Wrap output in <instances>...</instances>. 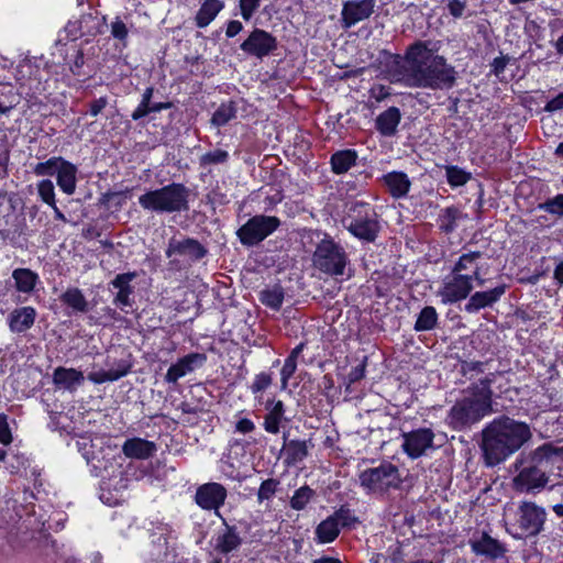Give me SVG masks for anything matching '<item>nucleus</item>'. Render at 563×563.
I'll return each mask as SVG.
<instances>
[{
    "label": "nucleus",
    "mask_w": 563,
    "mask_h": 563,
    "mask_svg": "<svg viewBox=\"0 0 563 563\" xmlns=\"http://www.w3.org/2000/svg\"><path fill=\"white\" fill-rule=\"evenodd\" d=\"M495 378L496 375L494 373H489L486 377L479 379L478 383H474L468 386L466 390L473 391L474 394L493 404L492 384L495 382Z\"/></svg>",
    "instance_id": "nucleus-46"
},
{
    "label": "nucleus",
    "mask_w": 563,
    "mask_h": 563,
    "mask_svg": "<svg viewBox=\"0 0 563 563\" xmlns=\"http://www.w3.org/2000/svg\"><path fill=\"white\" fill-rule=\"evenodd\" d=\"M305 244L314 245L312 264L320 272L330 276H343L350 263L344 247L321 230L305 229L301 233Z\"/></svg>",
    "instance_id": "nucleus-4"
},
{
    "label": "nucleus",
    "mask_w": 563,
    "mask_h": 563,
    "mask_svg": "<svg viewBox=\"0 0 563 563\" xmlns=\"http://www.w3.org/2000/svg\"><path fill=\"white\" fill-rule=\"evenodd\" d=\"M357 152L355 150L346 148L334 152L330 157L331 170L335 175H342L356 165Z\"/></svg>",
    "instance_id": "nucleus-30"
},
{
    "label": "nucleus",
    "mask_w": 563,
    "mask_h": 563,
    "mask_svg": "<svg viewBox=\"0 0 563 563\" xmlns=\"http://www.w3.org/2000/svg\"><path fill=\"white\" fill-rule=\"evenodd\" d=\"M547 510L533 501L523 500L518 505L512 537L518 540L534 538L544 530Z\"/></svg>",
    "instance_id": "nucleus-10"
},
{
    "label": "nucleus",
    "mask_w": 563,
    "mask_h": 563,
    "mask_svg": "<svg viewBox=\"0 0 563 563\" xmlns=\"http://www.w3.org/2000/svg\"><path fill=\"white\" fill-rule=\"evenodd\" d=\"M376 0H349L343 3L341 23L343 29H350L357 22L368 19L375 8Z\"/></svg>",
    "instance_id": "nucleus-18"
},
{
    "label": "nucleus",
    "mask_w": 563,
    "mask_h": 563,
    "mask_svg": "<svg viewBox=\"0 0 563 563\" xmlns=\"http://www.w3.org/2000/svg\"><path fill=\"white\" fill-rule=\"evenodd\" d=\"M12 277L15 283V287L19 291L22 292H31L38 279L36 273L31 271L30 268H16L12 273Z\"/></svg>",
    "instance_id": "nucleus-41"
},
{
    "label": "nucleus",
    "mask_w": 563,
    "mask_h": 563,
    "mask_svg": "<svg viewBox=\"0 0 563 563\" xmlns=\"http://www.w3.org/2000/svg\"><path fill=\"white\" fill-rule=\"evenodd\" d=\"M18 501L14 499L4 500V507H1L0 514L2 517V521L5 523H15L21 518V515L18 511Z\"/></svg>",
    "instance_id": "nucleus-53"
},
{
    "label": "nucleus",
    "mask_w": 563,
    "mask_h": 563,
    "mask_svg": "<svg viewBox=\"0 0 563 563\" xmlns=\"http://www.w3.org/2000/svg\"><path fill=\"white\" fill-rule=\"evenodd\" d=\"M77 172V166L66 161V163L56 175L57 185L66 195H73L76 190Z\"/></svg>",
    "instance_id": "nucleus-33"
},
{
    "label": "nucleus",
    "mask_w": 563,
    "mask_h": 563,
    "mask_svg": "<svg viewBox=\"0 0 563 563\" xmlns=\"http://www.w3.org/2000/svg\"><path fill=\"white\" fill-rule=\"evenodd\" d=\"M278 485L279 481L276 478H267L263 481L257 492L258 503L261 504L264 500H269L276 494Z\"/></svg>",
    "instance_id": "nucleus-54"
},
{
    "label": "nucleus",
    "mask_w": 563,
    "mask_h": 563,
    "mask_svg": "<svg viewBox=\"0 0 563 563\" xmlns=\"http://www.w3.org/2000/svg\"><path fill=\"white\" fill-rule=\"evenodd\" d=\"M272 384V377L269 374L261 373L256 375L255 380L251 386V390L253 394H257L260 391L265 390Z\"/></svg>",
    "instance_id": "nucleus-64"
},
{
    "label": "nucleus",
    "mask_w": 563,
    "mask_h": 563,
    "mask_svg": "<svg viewBox=\"0 0 563 563\" xmlns=\"http://www.w3.org/2000/svg\"><path fill=\"white\" fill-rule=\"evenodd\" d=\"M358 482L366 494L384 495L391 488H399L401 478L396 465L390 462H383L376 467H369L361 472Z\"/></svg>",
    "instance_id": "nucleus-9"
},
{
    "label": "nucleus",
    "mask_w": 563,
    "mask_h": 563,
    "mask_svg": "<svg viewBox=\"0 0 563 563\" xmlns=\"http://www.w3.org/2000/svg\"><path fill=\"white\" fill-rule=\"evenodd\" d=\"M38 547L41 555L44 556L48 563H59L62 560L64 563H76L75 559L65 558L64 553L60 552L57 541L52 539L49 534H41L38 538Z\"/></svg>",
    "instance_id": "nucleus-29"
},
{
    "label": "nucleus",
    "mask_w": 563,
    "mask_h": 563,
    "mask_svg": "<svg viewBox=\"0 0 563 563\" xmlns=\"http://www.w3.org/2000/svg\"><path fill=\"white\" fill-rule=\"evenodd\" d=\"M209 254L208 249L197 239L183 236L181 239L170 238L165 255L170 258L173 255L181 256L190 263H198Z\"/></svg>",
    "instance_id": "nucleus-13"
},
{
    "label": "nucleus",
    "mask_w": 563,
    "mask_h": 563,
    "mask_svg": "<svg viewBox=\"0 0 563 563\" xmlns=\"http://www.w3.org/2000/svg\"><path fill=\"white\" fill-rule=\"evenodd\" d=\"M25 201L15 191H0V235L13 246L22 247L27 242Z\"/></svg>",
    "instance_id": "nucleus-5"
},
{
    "label": "nucleus",
    "mask_w": 563,
    "mask_h": 563,
    "mask_svg": "<svg viewBox=\"0 0 563 563\" xmlns=\"http://www.w3.org/2000/svg\"><path fill=\"white\" fill-rule=\"evenodd\" d=\"M477 441L486 467L504 463L532 439L528 423L501 415L487 423Z\"/></svg>",
    "instance_id": "nucleus-1"
},
{
    "label": "nucleus",
    "mask_w": 563,
    "mask_h": 563,
    "mask_svg": "<svg viewBox=\"0 0 563 563\" xmlns=\"http://www.w3.org/2000/svg\"><path fill=\"white\" fill-rule=\"evenodd\" d=\"M59 301L66 306V314L68 317L78 313H87L90 310V305L84 296L82 291L77 287L67 288L60 296Z\"/></svg>",
    "instance_id": "nucleus-24"
},
{
    "label": "nucleus",
    "mask_w": 563,
    "mask_h": 563,
    "mask_svg": "<svg viewBox=\"0 0 563 563\" xmlns=\"http://www.w3.org/2000/svg\"><path fill=\"white\" fill-rule=\"evenodd\" d=\"M382 183L389 195L395 199L404 198L408 195L411 181L404 172H390L382 177Z\"/></svg>",
    "instance_id": "nucleus-27"
},
{
    "label": "nucleus",
    "mask_w": 563,
    "mask_h": 563,
    "mask_svg": "<svg viewBox=\"0 0 563 563\" xmlns=\"http://www.w3.org/2000/svg\"><path fill=\"white\" fill-rule=\"evenodd\" d=\"M282 452H285V463L287 465H296L308 456L307 443L306 441L291 440L286 442V449H282Z\"/></svg>",
    "instance_id": "nucleus-37"
},
{
    "label": "nucleus",
    "mask_w": 563,
    "mask_h": 563,
    "mask_svg": "<svg viewBox=\"0 0 563 563\" xmlns=\"http://www.w3.org/2000/svg\"><path fill=\"white\" fill-rule=\"evenodd\" d=\"M227 497L228 490L222 484L209 482L197 488L195 501L201 509L214 510L220 516L219 509L224 505Z\"/></svg>",
    "instance_id": "nucleus-16"
},
{
    "label": "nucleus",
    "mask_w": 563,
    "mask_h": 563,
    "mask_svg": "<svg viewBox=\"0 0 563 563\" xmlns=\"http://www.w3.org/2000/svg\"><path fill=\"white\" fill-rule=\"evenodd\" d=\"M152 543L157 547V554L167 556L172 543L176 540L174 531L167 525H159L151 532Z\"/></svg>",
    "instance_id": "nucleus-32"
},
{
    "label": "nucleus",
    "mask_w": 563,
    "mask_h": 563,
    "mask_svg": "<svg viewBox=\"0 0 563 563\" xmlns=\"http://www.w3.org/2000/svg\"><path fill=\"white\" fill-rule=\"evenodd\" d=\"M262 0H239L241 16L244 21H250L258 10Z\"/></svg>",
    "instance_id": "nucleus-58"
},
{
    "label": "nucleus",
    "mask_w": 563,
    "mask_h": 563,
    "mask_svg": "<svg viewBox=\"0 0 563 563\" xmlns=\"http://www.w3.org/2000/svg\"><path fill=\"white\" fill-rule=\"evenodd\" d=\"M563 462V446L552 442L541 444L529 452L522 451L512 467L517 474L512 477L511 487L516 493L537 495L554 485L548 486L550 474L556 463Z\"/></svg>",
    "instance_id": "nucleus-2"
},
{
    "label": "nucleus",
    "mask_w": 563,
    "mask_h": 563,
    "mask_svg": "<svg viewBox=\"0 0 563 563\" xmlns=\"http://www.w3.org/2000/svg\"><path fill=\"white\" fill-rule=\"evenodd\" d=\"M538 209L542 210L556 219H563V194L545 199L538 205Z\"/></svg>",
    "instance_id": "nucleus-49"
},
{
    "label": "nucleus",
    "mask_w": 563,
    "mask_h": 563,
    "mask_svg": "<svg viewBox=\"0 0 563 563\" xmlns=\"http://www.w3.org/2000/svg\"><path fill=\"white\" fill-rule=\"evenodd\" d=\"M240 48L249 56L263 59L278 48L277 38L269 32L255 27L241 43Z\"/></svg>",
    "instance_id": "nucleus-12"
},
{
    "label": "nucleus",
    "mask_w": 563,
    "mask_h": 563,
    "mask_svg": "<svg viewBox=\"0 0 563 563\" xmlns=\"http://www.w3.org/2000/svg\"><path fill=\"white\" fill-rule=\"evenodd\" d=\"M190 189L181 183H172L147 190L139 197L140 206L150 212L164 214L189 210Z\"/></svg>",
    "instance_id": "nucleus-6"
},
{
    "label": "nucleus",
    "mask_w": 563,
    "mask_h": 563,
    "mask_svg": "<svg viewBox=\"0 0 563 563\" xmlns=\"http://www.w3.org/2000/svg\"><path fill=\"white\" fill-rule=\"evenodd\" d=\"M224 8L222 0H205L198 10L195 22L199 29L208 26Z\"/></svg>",
    "instance_id": "nucleus-31"
},
{
    "label": "nucleus",
    "mask_w": 563,
    "mask_h": 563,
    "mask_svg": "<svg viewBox=\"0 0 563 563\" xmlns=\"http://www.w3.org/2000/svg\"><path fill=\"white\" fill-rule=\"evenodd\" d=\"M84 382L82 372L73 367L58 366L53 372V383L58 388L75 391Z\"/></svg>",
    "instance_id": "nucleus-26"
},
{
    "label": "nucleus",
    "mask_w": 563,
    "mask_h": 563,
    "mask_svg": "<svg viewBox=\"0 0 563 563\" xmlns=\"http://www.w3.org/2000/svg\"><path fill=\"white\" fill-rule=\"evenodd\" d=\"M224 533L218 536L216 550L223 554H228L236 550L242 544V539L236 530L235 526H229L225 523Z\"/></svg>",
    "instance_id": "nucleus-34"
},
{
    "label": "nucleus",
    "mask_w": 563,
    "mask_h": 563,
    "mask_svg": "<svg viewBox=\"0 0 563 563\" xmlns=\"http://www.w3.org/2000/svg\"><path fill=\"white\" fill-rule=\"evenodd\" d=\"M154 95V87H147L143 95L142 100L137 108L132 112L131 118L133 121H139L151 113L152 98Z\"/></svg>",
    "instance_id": "nucleus-51"
},
{
    "label": "nucleus",
    "mask_w": 563,
    "mask_h": 563,
    "mask_svg": "<svg viewBox=\"0 0 563 563\" xmlns=\"http://www.w3.org/2000/svg\"><path fill=\"white\" fill-rule=\"evenodd\" d=\"M437 52L438 48L430 41H417L409 45L412 66L410 87L449 90L455 86L457 71Z\"/></svg>",
    "instance_id": "nucleus-3"
},
{
    "label": "nucleus",
    "mask_w": 563,
    "mask_h": 563,
    "mask_svg": "<svg viewBox=\"0 0 563 563\" xmlns=\"http://www.w3.org/2000/svg\"><path fill=\"white\" fill-rule=\"evenodd\" d=\"M129 31L125 23L117 16L115 20L111 23V35L121 42H125L128 37Z\"/></svg>",
    "instance_id": "nucleus-61"
},
{
    "label": "nucleus",
    "mask_w": 563,
    "mask_h": 563,
    "mask_svg": "<svg viewBox=\"0 0 563 563\" xmlns=\"http://www.w3.org/2000/svg\"><path fill=\"white\" fill-rule=\"evenodd\" d=\"M467 393L468 395L455 401L448 413L449 424L457 431L470 429L494 411L493 404L473 391Z\"/></svg>",
    "instance_id": "nucleus-7"
},
{
    "label": "nucleus",
    "mask_w": 563,
    "mask_h": 563,
    "mask_svg": "<svg viewBox=\"0 0 563 563\" xmlns=\"http://www.w3.org/2000/svg\"><path fill=\"white\" fill-rule=\"evenodd\" d=\"M445 177L451 187H460L472 178V174L456 165H448L445 166Z\"/></svg>",
    "instance_id": "nucleus-47"
},
{
    "label": "nucleus",
    "mask_w": 563,
    "mask_h": 563,
    "mask_svg": "<svg viewBox=\"0 0 563 563\" xmlns=\"http://www.w3.org/2000/svg\"><path fill=\"white\" fill-rule=\"evenodd\" d=\"M93 20H97V15L89 12V13L82 14L78 21H79V23H81V26L84 29H86V31H85L86 34L91 35V36H96L97 34H102L103 33L102 27L106 22V18L104 16L102 18V23L98 22L97 25L89 26L88 25L89 22L93 21Z\"/></svg>",
    "instance_id": "nucleus-57"
},
{
    "label": "nucleus",
    "mask_w": 563,
    "mask_h": 563,
    "mask_svg": "<svg viewBox=\"0 0 563 563\" xmlns=\"http://www.w3.org/2000/svg\"><path fill=\"white\" fill-rule=\"evenodd\" d=\"M465 218L460 208L455 206L442 209L438 217V224L441 232L450 234L457 228V221Z\"/></svg>",
    "instance_id": "nucleus-35"
},
{
    "label": "nucleus",
    "mask_w": 563,
    "mask_h": 563,
    "mask_svg": "<svg viewBox=\"0 0 563 563\" xmlns=\"http://www.w3.org/2000/svg\"><path fill=\"white\" fill-rule=\"evenodd\" d=\"M37 192L41 199L48 206H54L55 187L51 179H43L37 184Z\"/></svg>",
    "instance_id": "nucleus-56"
},
{
    "label": "nucleus",
    "mask_w": 563,
    "mask_h": 563,
    "mask_svg": "<svg viewBox=\"0 0 563 563\" xmlns=\"http://www.w3.org/2000/svg\"><path fill=\"white\" fill-rule=\"evenodd\" d=\"M66 163V159L62 156H54L46 162L37 163L33 172L36 176H54L57 175L59 169Z\"/></svg>",
    "instance_id": "nucleus-45"
},
{
    "label": "nucleus",
    "mask_w": 563,
    "mask_h": 563,
    "mask_svg": "<svg viewBox=\"0 0 563 563\" xmlns=\"http://www.w3.org/2000/svg\"><path fill=\"white\" fill-rule=\"evenodd\" d=\"M236 112L238 108L235 101L230 100L229 102H223L213 112L210 123L216 128L224 126L236 118Z\"/></svg>",
    "instance_id": "nucleus-39"
},
{
    "label": "nucleus",
    "mask_w": 563,
    "mask_h": 563,
    "mask_svg": "<svg viewBox=\"0 0 563 563\" xmlns=\"http://www.w3.org/2000/svg\"><path fill=\"white\" fill-rule=\"evenodd\" d=\"M438 312L434 307L426 306L418 313L417 320L413 325L416 332L431 331L438 325Z\"/></svg>",
    "instance_id": "nucleus-38"
},
{
    "label": "nucleus",
    "mask_w": 563,
    "mask_h": 563,
    "mask_svg": "<svg viewBox=\"0 0 563 563\" xmlns=\"http://www.w3.org/2000/svg\"><path fill=\"white\" fill-rule=\"evenodd\" d=\"M482 257V253L479 251L468 252L462 254L457 262L452 267V275H462L463 271H468L474 268L476 261Z\"/></svg>",
    "instance_id": "nucleus-50"
},
{
    "label": "nucleus",
    "mask_w": 563,
    "mask_h": 563,
    "mask_svg": "<svg viewBox=\"0 0 563 563\" xmlns=\"http://www.w3.org/2000/svg\"><path fill=\"white\" fill-rule=\"evenodd\" d=\"M139 276L137 272H128L117 274L113 279L108 284V289L113 297V305L124 311L126 307H132L134 303L135 287L132 282ZM125 312H128L125 310Z\"/></svg>",
    "instance_id": "nucleus-14"
},
{
    "label": "nucleus",
    "mask_w": 563,
    "mask_h": 563,
    "mask_svg": "<svg viewBox=\"0 0 563 563\" xmlns=\"http://www.w3.org/2000/svg\"><path fill=\"white\" fill-rule=\"evenodd\" d=\"M342 223L351 234L365 243L375 242L380 230L378 216L374 208L362 201L350 206Z\"/></svg>",
    "instance_id": "nucleus-8"
},
{
    "label": "nucleus",
    "mask_w": 563,
    "mask_h": 563,
    "mask_svg": "<svg viewBox=\"0 0 563 563\" xmlns=\"http://www.w3.org/2000/svg\"><path fill=\"white\" fill-rule=\"evenodd\" d=\"M207 361L205 353H189L180 357L175 364H172L165 374V382L175 384L179 378L188 373L194 372L196 368L203 366Z\"/></svg>",
    "instance_id": "nucleus-21"
},
{
    "label": "nucleus",
    "mask_w": 563,
    "mask_h": 563,
    "mask_svg": "<svg viewBox=\"0 0 563 563\" xmlns=\"http://www.w3.org/2000/svg\"><path fill=\"white\" fill-rule=\"evenodd\" d=\"M280 225V219L275 216L255 214L242 224L235 234L240 243L250 249L260 245Z\"/></svg>",
    "instance_id": "nucleus-11"
},
{
    "label": "nucleus",
    "mask_w": 563,
    "mask_h": 563,
    "mask_svg": "<svg viewBox=\"0 0 563 563\" xmlns=\"http://www.w3.org/2000/svg\"><path fill=\"white\" fill-rule=\"evenodd\" d=\"M36 319V310L33 307H21L12 310L8 316V324L13 333H23L30 330Z\"/></svg>",
    "instance_id": "nucleus-25"
},
{
    "label": "nucleus",
    "mask_w": 563,
    "mask_h": 563,
    "mask_svg": "<svg viewBox=\"0 0 563 563\" xmlns=\"http://www.w3.org/2000/svg\"><path fill=\"white\" fill-rule=\"evenodd\" d=\"M284 297V288L279 284L274 285L273 288L263 289L260 292L261 302L275 311H278L282 308Z\"/></svg>",
    "instance_id": "nucleus-42"
},
{
    "label": "nucleus",
    "mask_w": 563,
    "mask_h": 563,
    "mask_svg": "<svg viewBox=\"0 0 563 563\" xmlns=\"http://www.w3.org/2000/svg\"><path fill=\"white\" fill-rule=\"evenodd\" d=\"M510 62L516 63L517 59L509 55H500L499 57L494 58L490 63V74L499 77Z\"/></svg>",
    "instance_id": "nucleus-59"
},
{
    "label": "nucleus",
    "mask_w": 563,
    "mask_h": 563,
    "mask_svg": "<svg viewBox=\"0 0 563 563\" xmlns=\"http://www.w3.org/2000/svg\"><path fill=\"white\" fill-rule=\"evenodd\" d=\"M157 451V446L153 441L142 438L126 439L122 445V453L129 459L147 460Z\"/></svg>",
    "instance_id": "nucleus-22"
},
{
    "label": "nucleus",
    "mask_w": 563,
    "mask_h": 563,
    "mask_svg": "<svg viewBox=\"0 0 563 563\" xmlns=\"http://www.w3.org/2000/svg\"><path fill=\"white\" fill-rule=\"evenodd\" d=\"M229 159V153L224 150L217 148L214 151L207 152L200 157V165H216V164H224Z\"/></svg>",
    "instance_id": "nucleus-55"
},
{
    "label": "nucleus",
    "mask_w": 563,
    "mask_h": 563,
    "mask_svg": "<svg viewBox=\"0 0 563 563\" xmlns=\"http://www.w3.org/2000/svg\"><path fill=\"white\" fill-rule=\"evenodd\" d=\"M507 286L505 284L498 285L489 290L475 291L468 296L467 302L461 310L474 314L482 309L492 308L506 292Z\"/></svg>",
    "instance_id": "nucleus-19"
},
{
    "label": "nucleus",
    "mask_w": 563,
    "mask_h": 563,
    "mask_svg": "<svg viewBox=\"0 0 563 563\" xmlns=\"http://www.w3.org/2000/svg\"><path fill=\"white\" fill-rule=\"evenodd\" d=\"M332 517L338 522L340 529H352L358 522V519L352 514L351 509L345 506H341L335 510Z\"/></svg>",
    "instance_id": "nucleus-52"
},
{
    "label": "nucleus",
    "mask_w": 563,
    "mask_h": 563,
    "mask_svg": "<svg viewBox=\"0 0 563 563\" xmlns=\"http://www.w3.org/2000/svg\"><path fill=\"white\" fill-rule=\"evenodd\" d=\"M122 354L121 358L114 360L112 363L107 362L114 382L126 376L133 367L134 361L132 354L130 352H123Z\"/></svg>",
    "instance_id": "nucleus-44"
},
{
    "label": "nucleus",
    "mask_w": 563,
    "mask_h": 563,
    "mask_svg": "<svg viewBox=\"0 0 563 563\" xmlns=\"http://www.w3.org/2000/svg\"><path fill=\"white\" fill-rule=\"evenodd\" d=\"M296 369L297 362L292 360V357H287L280 371L282 385L284 388L287 386L288 379L295 374Z\"/></svg>",
    "instance_id": "nucleus-63"
},
{
    "label": "nucleus",
    "mask_w": 563,
    "mask_h": 563,
    "mask_svg": "<svg viewBox=\"0 0 563 563\" xmlns=\"http://www.w3.org/2000/svg\"><path fill=\"white\" fill-rule=\"evenodd\" d=\"M411 62L409 60V46L404 56L395 55L391 64L385 70L394 82H402L410 87Z\"/></svg>",
    "instance_id": "nucleus-28"
},
{
    "label": "nucleus",
    "mask_w": 563,
    "mask_h": 563,
    "mask_svg": "<svg viewBox=\"0 0 563 563\" xmlns=\"http://www.w3.org/2000/svg\"><path fill=\"white\" fill-rule=\"evenodd\" d=\"M316 492L308 485H303L296 489L294 496L290 498V507L295 510H302L309 501L316 496Z\"/></svg>",
    "instance_id": "nucleus-48"
},
{
    "label": "nucleus",
    "mask_w": 563,
    "mask_h": 563,
    "mask_svg": "<svg viewBox=\"0 0 563 563\" xmlns=\"http://www.w3.org/2000/svg\"><path fill=\"white\" fill-rule=\"evenodd\" d=\"M132 188H125L124 190L120 191H111L108 190L107 192H103L101 197L99 198V206H103L107 209L114 208L115 210H120L123 205L125 203V200L131 197Z\"/></svg>",
    "instance_id": "nucleus-43"
},
{
    "label": "nucleus",
    "mask_w": 563,
    "mask_h": 563,
    "mask_svg": "<svg viewBox=\"0 0 563 563\" xmlns=\"http://www.w3.org/2000/svg\"><path fill=\"white\" fill-rule=\"evenodd\" d=\"M30 88H32L27 92H21L20 97H23L27 101H32L37 98V95L43 90V85L40 78V75H33L32 79L29 81Z\"/></svg>",
    "instance_id": "nucleus-60"
},
{
    "label": "nucleus",
    "mask_w": 563,
    "mask_h": 563,
    "mask_svg": "<svg viewBox=\"0 0 563 563\" xmlns=\"http://www.w3.org/2000/svg\"><path fill=\"white\" fill-rule=\"evenodd\" d=\"M33 75H40V69L34 67L30 60H23L16 68L14 73L15 81L19 86L16 95L20 96L21 92H27L32 88H30L29 81L32 79Z\"/></svg>",
    "instance_id": "nucleus-36"
},
{
    "label": "nucleus",
    "mask_w": 563,
    "mask_h": 563,
    "mask_svg": "<svg viewBox=\"0 0 563 563\" xmlns=\"http://www.w3.org/2000/svg\"><path fill=\"white\" fill-rule=\"evenodd\" d=\"M402 451L408 457L416 460L427 453L429 449H434V432L430 428H419L402 434Z\"/></svg>",
    "instance_id": "nucleus-15"
},
{
    "label": "nucleus",
    "mask_w": 563,
    "mask_h": 563,
    "mask_svg": "<svg viewBox=\"0 0 563 563\" xmlns=\"http://www.w3.org/2000/svg\"><path fill=\"white\" fill-rule=\"evenodd\" d=\"M473 290L467 275H452V278L444 282L443 287L438 291L441 301L445 305L455 303L466 299Z\"/></svg>",
    "instance_id": "nucleus-17"
},
{
    "label": "nucleus",
    "mask_w": 563,
    "mask_h": 563,
    "mask_svg": "<svg viewBox=\"0 0 563 563\" xmlns=\"http://www.w3.org/2000/svg\"><path fill=\"white\" fill-rule=\"evenodd\" d=\"M69 70L74 76H82V67L85 65V53L82 48L76 51V55L73 62L68 63Z\"/></svg>",
    "instance_id": "nucleus-62"
},
{
    "label": "nucleus",
    "mask_w": 563,
    "mask_h": 563,
    "mask_svg": "<svg viewBox=\"0 0 563 563\" xmlns=\"http://www.w3.org/2000/svg\"><path fill=\"white\" fill-rule=\"evenodd\" d=\"M401 120V112L397 107H389L375 119L376 131L385 137L395 136L398 132V125Z\"/></svg>",
    "instance_id": "nucleus-23"
},
{
    "label": "nucleus",
    "mask_w": 563,
    "mask_h": 563,
    "mask_svg": "<svg viewBox=\"0 0 563 563\" xmlns=\"http://www.w3.org/2000/svg\"><path fill=\"white\" fill-rule=\"evenodd\" d=\"M339 533L340 528L332 515L322 520L316 528V537L320 543H330L334 541Z\"/></svg>",
    "instance_id": "nucleus-40"
},
{
    "label": "nucleus",
    "mask_w": 563,
    "mask_h": 563,
    "mask_svg": "<svg viewBox=\"0 0 563 563\" xmlns=\"http://www.w3.org/2000/svg\"><path fill=\"white\" fill-rule=\"evenodd\" d=\"M468 543L473 553L489 560L501 559L507 553L506 545L486 531H483L479 537L473 536Z\"/></svg>",
    "instance_id": "nucleus-20"
}]
</instances>
